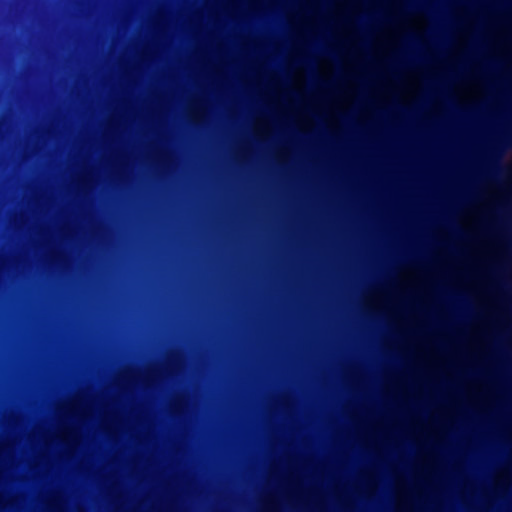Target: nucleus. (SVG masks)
<instances>
[{
    "instance_id": "nucleus-1",
    "label": "nucleus",
    "mask_w": 512,
    "mask_h": 512,
    "mask_svg": "<svg viewBox=\"0 0 512 512\" xmlns=\"http://www.w3.org/2000/svg\"><path fill=\"white\" fill-rule=\"evenodd\" d=\"M505 454L506 449L501 445L490 447L480 458L475 459L469 468L470 473L477 479H487L490 476L491 462L503 458Z\"/></svg>"
},
{
    "instance_id": "nucleus-2",
    "label": "nucleus",
    "mask_w": 512,
    "mask_h": 512,
    "mask_svg": "<svg viewBox=\"0 0 512 512\" xmlns=\"http://www.w3.org/2000/svg\"><path fill=\"white\" fill-rule=\"evenodd\" d=\"M392 480L388 474H384L381 479V491L377 501L373 503L362 504L364 512H385L390 505Z\"/></svg>"
},
{
    "instance_id": "nucleus-3",
    "label": "nucleus",
    "mask_w": 512,
    "mask_h": 512,
    "mask_svg": "<svg viewBox=\"0 0 512 512\" xmlns=\"http://www.w3.org/2000/svg\"><path fill=\"white\" fill-rule=\"evenodd\" d=\"M368 459L367 455L360 449H356L352 455V463L365 462Z\"/></svg>"
},
{
    "instance_id": "nucleus-4",
    "label": "nucleus",
    "mask_w": 512,
    "mask_h": 512,
    "mask_svg": "<svg viewBox=\"0 0 512 512\" xmlns=\"http://www.w3.org/2000/svg\"><path fill=\"white\" fill-rule=\"evenodd\" d=\"M44 260L49 264H54L60 260V256L56 252L50 251L45 255Z\"/></svg>"
},
{
    "instance_id": "nucleus-5",
    "label": "nucleus",
    "mask_w": 512,
    "mask_h": 512,
    "mask_svg": "<svg viewBox=\"0 0 512 512\" xmlns=\"http://www.w3.org/2000/svg\"><path fill=\"white\" fill-rule=\"evenodd\" d=\"M371 351H372V358H373V360H375L377 362L385 360V358L379 352L377 347H374Z\"/></svg>"
},
{
    "instance_id": "nucleus-6",
    "label": "nucleus",
    "mask_w": 512,
    "mask_h": 512,
    "mask_svg": "<svg viewBox=\"0 0 512 512\" xmlns=\"http://www.w3.org/2000/svg\"><path fill=\"white\" fill-rule=\"evenodd\" d=\"M7 294H11V295L23 294V290H0V295H7Z\"/></svg>"
},
{
    "instance_id": "nucleus-7",
    "label": "nucleus",
    "mask_w": 512,
    "mask_h": 512,
    "mask_svg": "<svg viewBox=\"0 0 512 512\" xmlns=\"http://www.w3.org/2000/svg\"><path fill=\"white\" fill-rule=\"evenodd\" d=\"M405 451H406V453H407L408 455H414V454H415V452H416V449H415L414 445L409 444V445H407V446L405 447Z\"/></svg>"
},
{
    "instance_id": "nucleus-8",
    "label": "nucleus",
    "mask_w": 512,
    "mask_h": 512,
    "mask_svg": "<svg viewBox=\"0 0 512 512\" xmlns=\"http://www.w3.org/2000/svg\"><path fill=\"white\" fill-rule=\"evenodd\" d=\"M380 327H381V325L378 322H373V323H371V325H369V329L373 330V331L377 330Z\"/></svg>"
},
{
    "instance_id": "nucleus-9",
    "label": "nucleus",
    "mask_w": 512,
    "mask_h": 512,
    "mask_svg": "<svg viewBox=\"0 0 512 512\" xmlns=\"http://www.w3.org/2000/svg\"><path fill=\"white\" fill-rule=\"evenodd\" d=\"M455 508H456V511H457V512H467V511L465 510V508H464L460 503H457V504H456V506H455Z\"/></svg>"
},
{
    "instance_id": "nucleus-10",
    "label": "nucleus",
    "mask_w": 512,
    "mask_h": 512,
    "mask_svg": "<svg viewBox=\"0 0 512 512\" xmlns=\"http://www.w3.org/2000/svg\"><path fill=\"white\" fill-rule=\"evenodd\" d=\"M170 359H171L173 362L177 361V359H178V354H177V353H173V354H171Z\"/></svg>"
},
{
    "instance_id": "nucleus-11",
    "label": "nucleus",
    "mask_w": 512,
    "mask_h": 512,
    "mask_svg": "<svg viewBox=\"0 0 512 512\" xmlns=\"http://www.w3.org/2000/svg\"><path fill=\"white\" fill-rule=\"evenodd\" d=\"M93 427H94V424H93V423H89V424L85 425V429H86V430H90V429H91V428H93Z\"/></svg>"
},
{
    "instance_id": "nucleus-12",
    "label": "nucleus",
    "mask_w": 512,
    "mask_h": 512,
    "mask_svg": "<svg viewBox=\"0 0 512 512\" xmlns=\"http://www.w3.org/2000/svg\"><path fill=\"white\" fill-rule=\"evenodd\" d=\"M414 259H415L414 256H406V257L403 258V260H407V261L414 260Z\"/></svg>"
},
{
    "instance_id": "nucleus-13",
    "label": "nucleus",
    "mask_w": 512,
    "mask_h": 512,
    "mask_svg": "<svg viewBox=\"0 0 512 512\" xmlns=\"http://www.w3.org/2000/svg\"><path fill=\"white\" fill-rule=\"evenodd\" d=\"M5 490H6V485L4 483L0 484V492L5 491Z\"/></svg>"
},
{
    "instance_id": "nucleus-14",
    "label": "nucleus",
    "mask_w": 512,
    "mask_h": 512,
    "mask_svg": "<svg viewBox=\"0 0 512 512\" xmlns=\"http://www.w3.org/2000/svg\"><path fill=\"white\" fill-rule=\"evenodd\" d=\"M336 416H337V419L341 422H343L345 420L344 417H342V415L337 414Z\"/></svg>"
},
{
    "instance_id": "nucleus-15",
    "label": "nucleus",
    "mask_w": 512,
    "mask_h": 512,
    "mask_svg": "<svg viewBox=\"0 0 512 512\" xmlns=\"http://www.w3.org/2000/svg\"><path fill=\"white\" fill-rule=\"evenodd\" d=\"M352 471V466L346 470V475L349 476Z\"/></svg>"
},
{
    "instance_id": "nucleus-16",
    "label": "nucleus",
    "mask_w": 512,
    "mask_h": 512,
    "mask_svg": "<svg viewBox=\"0 0 512 512\" xmlns=\"http://www.w3.org/2000/svg\"><path fill=\"white\" fill-rule=\"evenodd\" d=\"M0 288H9V284H0Z\"/></svg>"
},
{
    "instance_id": "nucleus-17",
    "label": "nucleus",
    "mask_w": 512,
    "mask_h": 512,
    "mask_svg": "<svg viewBox=\"0 0 512 512\" xmlns=\"http://www.w3.org/2000/svg\"><path fill=\"white\" fill-rule=\"evenodd\" d=\"M369 368H370L371 370H373V365H372V364H369Z\"/></svg>"
},
{
    "instance_id": "nucleus-18",
    "label": "nucleus",
    "mask_w": 512,
    "mask_h": 512,
    "mask_svg": "<svg viewBox=\"0 0 512 512\" xmlns=\"http://www.w3.org/2000/svg\"><path fill=\"white\" fill-rule=\"evenodd\" d=\"M0 464H5V461H0Z\"/></svg>"
}]
</instances>
